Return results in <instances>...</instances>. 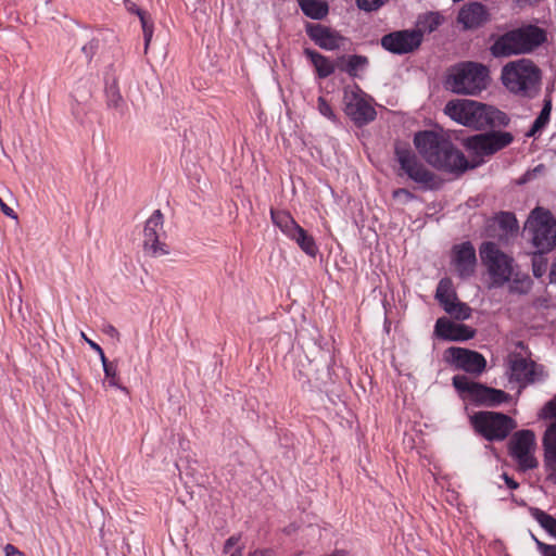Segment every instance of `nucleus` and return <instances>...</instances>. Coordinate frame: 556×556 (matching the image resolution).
<instances>
[{
	"instance_id": "obj_6",
	"label": "nucleus",
	"mask_w": 556,
	"mask_h": 556,
	"mask_svg": "<svg viewBox=\"0 0 556 556\" xmlns=\"http://www.w3.org/2000/svg\"><path fill=\"white\" fill-rule=\"evenodd\" d=\"M480 257L491 279L490 288H501L510 280L514 260L502 252L496 243L483 242L480 247Z\"/></svg>"
},
{
	"instance_id": "obj_18",
	"label": "nucleus",
	"mask_w": 556,
	"mask_h": 556,
	"mask_svg": "<svg viewBox=\"0 0 556 556\" xmlns=\"http://www.w3.org/2000/svg\"><path fill=\"white\" fill-rule=\"evenodd\" d=\"M305 30L307 36L324 50H337L344 41V37L337 30L321 24H307Z\"/></svg>"
},
{
	"instance_id": "obj_12",
	"label": "nucleus",
	"mask_w": 556,
	"mask_h": 556,
	"mask_svg": "<svg viewBox=\"0 0 556 556\" xmlns=\"http://www.w3.org/2000/svg\"><path fill=\"white\" fill-rule=\"evenodd\" d=\"M164 216L160 210H155L147 219L143 229V250L152 257H160L169 254V248L161 241Z\"/></svg>"
},
{
	"instance_id": "obj_10",
	"label": "nucleus",
	"mask_w": 556,
	"mask_h": 556,
	"mask_svg": "<svg viewBox=\"0 0 556 556\" xmlns=\"http://www.w3.org/2000/svg\"><path fill=\"white\" fill-rule=\"evenodd\" d=\"M535 437L531 430L517 431L509 442V454L517 462L520 470L527 471L538 466L533 455Z\"/></svg>"
},
{
	"instance_id": "obj_2",
	"label": "nucleus",
	"mask_w": 556,
	"mask_h": 556,
	"mask_svg": "<svg viewBox=\"0 0 556 556\" xmlns=\"http://www.w3.org/2000/svg\"><path fill=\"white\" fill-rule=\"evenodd\" d=\"M444 113L456 123L473 129L506 127L510 118L498 109L469 99H455L444 106Z\"/></svg>"
},
{
	"instance_id": "obj_41",
	"label": "nucleus",
	"mask_w": 556,
	"mask_h": 556,
	"mask_svg": "<svg viewBox=\"0 0 556 556\" xmlns=\"http://www.w3.org/2000/svg\"><path fill=\"white\" fill-rule=\"evenodd\" d=\"M361 10L370 12L379 9L383 4V0H356Z\"/></svg>"
},
{
	"instance_id": "obj_8",
	"label": "nucleus",
	"mask_w": 556,
	"mask_h": 556,
	"mask_svg": "<svg viewBox=\"0 0 556 556\" xmlns=\"http://www.w3.org/2000/svg\"><path fill=\"white\" fill-rule=\"evenodd\" d=\"M273 224L290 240L294 241L298 247L308 256L315 257L318 253V247L313 236L302 228L286 211L270 210Z\"/></svg>"
},
{
	"instance_id": "obj_30",
	"label": "nucleus",
	"mask_w": 556,
	"mask_h": 556,
	"mask_svg": "<svg viewBox=\"0 0 556 556\" xmlns=\"http://www.w3.org/2000/svg\"><path fill=\"white\" fill-rule=\"evenodd\" d=\"M508 283V291L514 294H527L531 287L532 280L527 274L513 273V276Z\"/></svg>"
},
{
	"instance_id": "obj_34",
	"label": "nucleus",
	"mask_w": 556,
	"mask_h": 556,
	"mask_svg": "<svg viewBox=\"0 0 556 556\" xmlns=\"http://www.w3.org/2000/svg\"><path fill=\"white\" fill-rule=\"evenodd\" d=\"M137 16L139 17L141 23L144 39V52L147 53L153 36V24L149 21L146 12L142 10H137Z\"/></svg>"
},
{
	"instance_id": "obj_52",
	"label": "nucleus",
	"mask_w": 556,
	"mask_h": 556,
	"mask_svg": "<svg viewBox=\"0 0 556 556\" xmlns=\"http://www.w3.org/2000/svg\"><path fill=\"white\" fill-rule=\"evenodd\" d=\"M549 276H551V282L556 283V257H555V261H554V263L552 265Z\"/></svg>"
},
{
	"instance_id": "obj_27",
	"label": "nucleus",
	"mask_w": 556,
	"mask_h": 556,
	"mask_svg": "<svg viewBox=\"0 0 556 556\" xmlns=\"http://www.w3.org/2000/svg\"><path fill=\"white\" fill-rule=\"evenodd\" d=\"M435 299L444 309L457 300L455 290L453 288V282L450 278H442L439 281L435 290Z\"/></svg>"
},
{
	"instance_id": "obj_44",
	"label": "nucleus",
	"mask_w": 556,
	"mask_h": 556,
	"mask_svg": "<svg viewBox=\"0 0 556 556\" xmlns=\"http://www.w3.org/2000/svg\"><path fill=\"white\" fill-rule=\"evenodd\" d=\"M0 208L2 211V213L10 217V218H13V219H16L17 218V215L15 214V212L13 211V208H11L10 206H8L3 201L2 199L0 198Z\"/></svg>"
},
{
	"instance_id": "obj_51",
	"label": "nucleus",
	"mask_w": 556,
	"mask_h": 556,
	"mask_svg": "<svg viewBox=\"0 0 556 556\" xmlns=\"http://www.w3.org/2000/svg\"><path fill=\"white\" fill-rule=\"evenodd\" d=\"M99 356H100V359H101V363H102V366H103V370L105 369V366H113L114 365L113 363L108 361L103 350H102V354H99Z\"/></svg>"
},
{
	"instance_id": "obj_21",
	"label": "nucleus",
	"mask_w": 556,
	"mask_h": 556,
	"mask_svg": "<svg viewBox=\"0 0 556 556\" xmlns=\"http://www.w3.org/2000/svg\"><path fill=\"white\" fill-rule=\"evenodd\" d=\"M544 467L548 480L556 483V425H549L543 437Z\"/></svg>"
},
{
	"instance_id": "obj_50",
	"label": "nucleus",
	"mask_w": 556,
	"mask_h": 556,
	"mask_svg": "<svg viewBox=\"0 0 556 556\" xmlns=\"http://www.w3.org/2000/svg\"><path fill=\"white\" fill-rule=\"evenodd\" d=\"M126 9L128 12L134 13L136 15H137V10H141L134 2H130V1L126 2Z\"/></svg>"
},
{
	"instance_id": "obj_53",
	"label": "nucleus",
	"mask_w": 556,
	"mask_h": 556,
	"mask_svg": "<svg viewBox=\"0 0 556 556\" xmlns=\"http://www.w3.org/2000/svg\"><path fill=\"white\" fill-rule=\"evenodd\" d=\"M229 554V556H242V547H237L233 552H230Z\"/></svg>"
},
{
	"instance_id": "obj_11",
	"label": "nucleus",
	"mask_w": 556,
	"mask_h": 556,
	"mask_svg": "<svg viewBox=\"0 0 556 556\" xmlns=\"http://www.w3.org/2000/svg\"><path fill=\"white\" fill-rule=\"evenodd\" d=\"M344 112L357 126L367 125L377 116L375 108L358 88L344 91Z\"/></svg>"
},
{
	"instance_id": "obj_26",
	"label": "nucleus",
	"mask_w": 556,
	"mask_h": 556,
	"mask_svg": "<svg viewBox=\"0 0 556 556\" xmlns=\"http://www.w3.org/2000/svg\"><path fill=\"white\" fill-rule=\"evenodd\" d=\"M443 22L442 16L438 12H428L418 17L414 31H419L421 40L425 34L434 31Z\"/></svg>"
},
{
	"instance_id": "obj_7",
	"label": "nucleus",
	"mask_w": 556,
	"mask_h": 556,
	"mask_svg": "<svg viewBox=\"0 0 556 556\" xmlns=\"http://www.w3.org/2000/svg\"><path fill=\"white\" fill-rule=\"evenodd\" d=\"M470 422L488 441H503L516 427L513 418L496 412H478L470 417Z\"/></svg>"
},
{
	"instance_id": "obj_3",
	"label": "nucleus",
	"mask_w": 556,
	"mask_h": 556,
	"mask_svg": "<svg viewBox=\"0 0 556 556\" xmlns=\"http://www.w3.org/2000/svg\"><path fill=\"white\" fill-rule=\"evenodd\" d=\"M488 79L489 71L484 65L465 62L451 70L445 87L458 94H477L486 88Z\"/></svg>"
},
{
	"instance_id": "obj_45",
	"label": "nucleus",
	"mask_w": 556,
	"mask_h": 556,
	"mask_svg": "<svg viewBox=\"0 0 556 556\" xmlns=\"http://www.w3.org/2000/svg\"><path fill=\"white\" fill-rule=\"evenodd\" d=\"M502 478L505 481V484L507 485L508 489L516 490L519 486L518 482L515 481L511 477H509L506 472L502 473Z\"/></svg>"
},
{
	"instance_id": "obj_48",
	"label": "nucleus",
	"mask_w": 556,
	"mask_h": 556,
	"mask_svg": "<svg viewBox=\"0 0 556 556\" xmlns=\"http://www.w3.org/2000/svg\"><path fill=\"white\" fill-rule=\"evenodd\" d=\"M400 195H404L407 200L414 199V194L410 191H408L407 189H403V188L397 189L393 192L394 198H397Z\"/></svg>"
},
{
	"instance_id": "obj_13",
	"label": "nucleus",
	"mask_w": 556,
	"mask_h": 556,
	"mask_svg": "<svg viewBox=\"0 0 556 556\" xmlns=\"http://www.w3.org/2000/svg\"><path fill=\"white\" fill-rule=\"evenodd\" d=\"M396 160L401 169L416 184L431 188L434 181V174L421 164L416 154L406 148L396 147Z\"/></svg>"
},
{
	"instance_id": "obj_54",
	"label": "nucleus",
	"mask_w": 556,
	"mask_h": 556,
	"mask_svg": "<svg viewBox=\"0 0 556 556\" xmlns=\"http://www.w3.org/2000/svg\"><path fill=\"white\" fill-rule=\"evenodd\" d=\"M531 538L533 539V541L536 543V541H540L536 536H534L533 534H531Z\"/></svg>"
},
{
	"instance_id": "obj_23",
	"label": "nucleus",
	"mask_w": 556,
	"mask_h": 556,
	"mask_svg": "<svg viewBox=\"0 0 556 556\" xmlns=\"http://www.w3.org/2000/svg\"><path fill=\"white\" fill-rule=\"evenodd\" d=\"M490 51L495 58H507L516 54H522V50L518 48L513 30L498 36L492 43Z\"/></svg>"
},
{
	"instance_id": "obj_25",
	"label": "nucleus",
	"mask_w": 556,
	"mask_h": 556,
	"mask_svg": "<svg viewBox=\"0 0 556 556\" xmlns=\"http://www.w3.org/2000/svg\"><path fill=\"white\" fill-rule=\"evenodd\" d=\"M302 12L309 18L323 20L329 11L327 2L323 0H298Z\"/></svg>"
},
{
	"instance_id": "obj_43",
	"label": "nucleus",
	"mask_w": 556,
	"mask_h": 556,
	"mask_svg": "<svg viewBox=\"0 0 556 556\" xmlns=\"http://www.w3.org/2000/svg\"><path fill=\"white\" fill-rule=\"evenodd\" d=\"M240 539H241V535L240 534H235V535H231L229 536L226 542H225V545H224V553L225 554H228L231 552V548L233 546H236L239 542H240Z\"/></svg>"
},
{
	"instance_id": "obj_40",
	"label": "nucleus",
	"mask_w": 556,
	"mask_h": 556,
	"mask_svg": "<svg viewBox=\"0 0 556 556\" xmlns=\"http://www.w3.org/2000/svg\"><path fill=\"white\" fill-rule=\"evenodd\" d=\"M99 48V41L96 39L90 40L81 47V52L85 54L87 61H91Z\"/></svg>"
},
{
	"instance_id": "obj_14",
	"label": "nucleus",
	"mask_w": 556,
	"mask_h": 556,
	"mask_svg": "<svg viewBox=\"0 0 556 556\" xmlns=\"http://www.w3.org/2000/svg\"><path fill=\"white\" fill-rule=\"evenodd\" d=\"M444 359L456 369L475 375L482 374L486 367V361L482 354L458 346L445 350Z\"/></svg>"
},
{
	"instance_id": "obj_33",
	"label": "nucleus",
	"mask_w": 556,
	"mask_h": 556,
	"mask_svg": "<svg viewBox=\"0 0 556 556\" xmlns=\"http://www.w3.org/2000/svg\"><path fill=\"white\" fill-rule=\"evenodd\" d=\"M444 311L458 320L468 319L471 315V308L466 303L458 302L457 300L445 307Z\"/></svg>"
},
{
	"instance_id": "obj_37",
	"label": "nucleus",
	"mask_w": 556,
	"mask_h": 556,
	"mask_svg": "<svg viewBox=\"0 0 556 556\" xmlns=\"http://www.w3.org/2000/svg\"><path fill=\"white\" fill-rule=\"evenodd\" d=\"M539 417L542 419L554 420L552 425H556V394L545 403L539 414Z\"/></svg>"
},
{
	"instance_id": "obj_36",
	"label": "nucleus",
	"mask_w": 556,
	"mask_h": 556,
	"mask_svg": "<svg viewBox=\"0 0 556 556\" xmlns=\"http://www.w3.org/2000/svg\"><path fill=\"white\" fill-rule=\"evenodd\" d=\"M498 225L502 229L513 232L518 229V223L513 213L502 212L498 216Z\"/></svg>"
},
{
	"instance_id": "obj_17",
	"label": "nucleus",
	"mask_w": 556,
	"mask_h": 556,
	"mask_svg": "<svg viewBox=\"0 0 556 556\" xmlns=\"http://www.w3.org/2000/svg\"><path fill=\"white\" fill-rule=\"evenodd\" d=\"M452 264L459 278L467 279L473 275L477 257L476 250L471 242L466 241L453 247Z\"/></svg>"
},
{
	"instance_id": "obj_28",
	"label": "nucleus",
	"mask_w": 556,
	"mask_h": 556,
	"mask_svg": "<svg viewBox=\"0 0 556 556\" xmlns=\"http://www.w3.org/2000/svg\"><path fill=\"white\" fill-rule=\"evenodd\" d=\"M106 105L109 109L115 110L119 115L125 113L126 103L119 92V88L115 81L108 84L105 87Z\"/></svg>"
},
{
	"instance_id": "obj_42",
	"label": "nucleus",
	"mask_w": 556,
	"mask_h": 556,
	"mask_svg": "<svg viewBox=\"0 0 556 556\" xmlns=\"http://www.w3.org/2000/svg\"><path fill=\"white\" fill-rule=\"evenodd\" d=\"M536 547L542 556H556V545H549L541 541H536Z\"/></svg>"
},
{
	"instance_id": "obj_31",
	"label": "nucleus",
	"mask_w": 556,
	"mask_h": 556,
	"mask_svg": "<svg viewBox=\"0 0 556 556\" xmlns=\"http://www.w3.org/2000/svg\"><path fill=\"white\" fill-rule=\"evenodd\" d=\"M530 515L544 530L556 539V518L536 507L530 508Z\"/></svg>"
},
{
	"instance_id": "obj_16",
	"label": "nucleus",
	"mask_w": 556,
	"mask_h": 556,
	"mask_svg": "<svg viewBox=\"0 0 556 556\" xmlns=\"http://www.w3.org/2000/svg\"><path fill=\"white\" fill-rule=\"evenodd\" d=\"M509 376L510 380L518 382L520 387L544 381L547 377L542 365L521 356L510 359Z\"/></svg>"
},
{
	"instance_id": "obj_19",
	"label": "nucleus",
	"mask_w": 556,
	"mask_h": 556,
	"mask_svg": "<svg viewBox=\"0 0 556 556\" xmlns=\"http://www.w3.org/2000/svg\"><path fill=\"white\" fill-rule=\"evenodd\" d=\"M435 334L446 341H467L473 338L476 331L464 324L453 323L444 317L439 318L434 326Z\"/></svg>"
},
{
	"instance_id": "obj_1",
	"label": "nucleus",
	"mask_w": 556,
	"mask_h": 556,
	"mask_svg": "<svg viewBox=\"0 0 556 556\" xmlns=\"http://www.w3.org/2000/svg\"><path fill=\"white\" fill-rule=\"evenodd\" d=\"M514 136L508 131L492 130L468 137L465 140L466 150L479 157L477 164L470 165L462 151L444 135L431 130L419 131L414 136V143L419 154L431 166L455 174H462L483 162V157L491 156L508 147Z\"/></svg>"
},
{
	"instance_id": "obj_20",
	"label": "nucleus",
	"mask_w": 556,
	"mask_h": 556,
	"mask_svg": "<svg viewBox=\"0 0 556 556\" xmlns=\"http://www.w3.org/2000/svg\"><path fill=\"white\" fill-rule=\"evenodd\" d=\"M522 54L533 51L546 40L545 31L533 25L511 29Z\"/></svg>"
},
{
	"instance_id": "obj_39",
	"label": "nucleus",
	"mask_w": 556,
	"mask_h": 556,
	"mask_svg": "<svg viewBox=\"0 0 556 556\" xmlns=\"http://www.w3.org/2000/svg\"><path fill=\"white\" fill-rule=\"evenodd\" d=\"M103 371L105 378L109 380V386L126 390L125 388H122L117 382V367L115 364L113 366H105Z\"/></svg>"
},
{
	"instance_id": "obj_22",
	"label": "nucleus",
	"mask_w": 556,
	"mask_h": 556,
	"mask_svg": "<svg viewBox=\"0 0 556 556\" xmlns=\"http://www.w3.org/2000/svg\"><path fill=\"white\" fill-rule=\"evenodd\" d=\"M488 20V12L481 3L473 2L465 5L458 13V22L465 28H477Z\"/></svg>"
},
{
	"instance_id": "obj_35",
	"label": "nucleus",
	"mask_w": 556,
	"mask_h": 556,
	"mask_svg": "<svg viewBox=\"0 0 556 556\" xmlns=\"http://www.w3.org/2000/svg\"><path fill=\"white\" fill-rule=\"evenodd\" d=\"M545 254L536 251L532 256V273L536 278H541L546 273L547 258Z\"/></svg>"
},
{
	"instance_id": "obj_29",
	"label": "nucleus",
	"mask_w": 556,
	"mask_h": 556,
	"mask_svg": "<svg viewBox=\"0 0 556 556\" xmlns=\"http://www.w3.org/2000/svg\"><path fill=\"white\" fill-rule=\"evenodd\" d=\"M552 112V100L549 98L544 99L543 108L534 119L531 128L527 131V137H534L538 132H540L549 122V116Z\"/></svg>"
},
{
	"instance_id": "obj_46",
	"label": "nucleus",
	"mask_w": 556,
	"mask_h": 556,
	"mask_svg": "<svg viewBox=\"0 0 556 556\" xmlns=\"http://www.w3.org/2000/svg\"><path fill=\"white\" fill-rule=\"evenodd\" d=\"M4 552L5 556H24V554L12 544H7Z\"/></svg>"
},
{
	"instance_id": "obj_47",
	"label": "nucleus",
	"mask_w": 556,
	"mask_h": 556,
	"mask_svg": "<svg viewBox=\"0 0 556 556\" xmlns=\"http://www.w3.org/2000/svg\"><path fill=\"white\" fill-rule=\"evenodd\" d=\"M81 337L84 338V340L89 344V346L93 351H96L98 354H102V348L98 343H96L94 341L88 339L84 332L81 333Z\"/></svg>"
},
{
	"instance_id": "obj_38",
	"label": "nucleus",
	"mask_w": 556,
	"mask_h": 556,
	"mask_svg": "<svg viewBox=\"0 0 556 556\" xmlns=\"http://www.w3.org/2000/svg\"><path fill=\"white\" fill-rule=\"evenodd\" d=\"M318 111L326 118L336 122L337 117L330 104L323 98H318Z\"/></svg>"
},
{
	"instance_id": "obj_15",
	"label": "nucleus",
	"mask_w": 556,
	"mask_h": 556,
	"mask_svg": "<svg viewBox=\"0 0 556 556\" xmlns=\"http://www.w3.org/2000/svg\"><path fill=\"white\" fill-rule=\"evenodd\" d=\"M380 43L384 50L392 54H408L420 47L421 35L413 29L395 30L382 36Z\"/></svg>"
},
{
	"instance_id": "obj_5",
	"label": "nucleus",
	"mask_w": 556,
	"mask_h": 556,
	"mask_svg": "<svg viewBox=\"0 0 556 556\" xmlns=\"http://www.w3.org/2000/svg\"><path fill=\"white\" fill-rule=\"evenodd\" d=\"M523 232L538 252L548 253L556 247V219L548 210H532Z\"/></svg>"
},
{
	"instance_id": "obj_4",
	"label": "nucleus",
	"mask_w": 556,
	"mask_h": 556,
	"mask_svg": "<svg viewBox=\"0 0 556 556\" xmlns=\"http://www.w3.org/2000/svg\"><path fill=\"white\" fill-rule=\"evenodd\" d=\"M540 70L532 61L521 59L506 64L502 70V81L513 93L530 97L538 90Z\"/></svg>"
},
{
	"instance_id": "obj_9",
	"label": "nucleus",
	"mask_w": 556,
	"mask_h": 556,
	"mask_svg": "<svg viewBox=\"0 0 556 556\" xmlns=\"http://www.w3.org/2000/svg\"><path fill=\"white\" fill-rule=\"evenodd\" d=\"M454 388L462 394L485 406H497L509 399V394L478 382H473L464 375H456L452 379Z\"/></svg>"
},
{
	"instance_id": "obj_32",
	"label": "nucleus",
	"mask_w": 556,
	"mask_h": 556,
	"mask_svg": "<svg viewBox=\"0 0 556 556\" xmlns=\"http://www.w3.org/2000/svg\"><path fill=\"white\" fill-rule=\"evenodd\" d=\"M339 61L343 63L342 71L346 72L352 77L356 76L357 71L363 70L368 63L366 56L357 54L348 58L342 56Z\"/></svg>"
},
{
	"instance_id": "obj_24",
	"label": "nucleus",
	"mask_w": 556,
	"mask_h": 556,
	"mask_svg": "<svg viewBox=\"0 0 556 556\" xmlns=\"http://www.w3.org/2000/svg\"><path fill=\"white\" fill-rule=\"evenodd\" d=\"M303 52L315 67L319 78H327L334 73L336 64L329 58L309 48H305Z\"/></svg>"
},
{
	"instance_id": "obj_49",
	"label": "nucleus",
	"mask_w": 556,
	"mask_h": 556,
	"mask_svg": "<svg viewBox=\"0 0 556 556\" xmlns=\"http://www.w3.org/2000/svg\"><path fill=\"white\" fill-rule=\"evenodd\" d=\"M103 331H104L108 336H110V337H112V338H117V337H118V331H117V329H116L114 326H112V325H106V326L104 327Z\"/></svg>"
}]
</instances>
